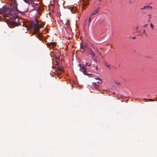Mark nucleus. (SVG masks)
Masks as SVG:
<instances>
[{"label": "nucleus", "mask_w": 157, "mask_h": 157, "mask_svg": "<svg viewBox=\"0 0 157 157\" xmlns=\"http://www.w3.org/2000/svg\"><path fill=\"white\" fill-rule=\"evenodd\" d=\"M87 52L89 54L92 58H93L96 56L95 53L91 48L88 49Z\"/></svg>", "instance_id": "nucleus-4"}, {"label": "nucleus", "mask_w": 157, "mask_h": 157, "mask_svg": "<svg viewBox=\"0 0 157 157\" xmlns=\"http://www.w3.org/2000/svg\"><path fill=\"white\" fill-rule=\"evenodd\" d=\"M104 64L106 67L108 68L109 69H111L113 67V66L112 65L108 63V62L106 61L104 62Z\"/></svg>", "instance_id": "nucleus-7"}, {"label": "nucleus", "mask_w": 157, "mask_h": 157, "mask_svg": "<svg viewBox=\"0 0 157 157\" xmlns=\"http://www.w3.org/2000/svg\"><path fill=\"white\" fill-rule=\"evenodd\" d=\"M56 65H58L59 64V59L58 58L56 57Z\"/></svg>", "instance_id": "nucleus-13"}, {"label": "nucleus", "mask_w": 157, "mask_h": 157, "mask_svg": "<svg viewBox=\"0 0 157 157\" xmlns=\"http://www.w3.org/2000/svg\"><path fill=\"white\" fill-rule=\"evenodd\" d=\"M83 50V51H81L82 52H84V51L87 52L88 49H90L88 47V45L86 44H83L81 46Z\"/></svg>", "instance_id": "nucleus-5"}, {"label": "nucleus", "mask_w": 157, "mask_h": 157, "mask_svg": "<svg viewBox=\"0 0 157 157\" xmlns=\"http://www.w3.org/2000/svg\"><path fill=\"white\" fill-rule=\"evenodd\" d=\"M151 27L152 29H153L154 28V26L151 23L150 24Z\"/></svg>", "instance_id": "nucleus-19"}, {"label": "nucleus", "mask_w": 157, "mask_h": 157, "mask_svg": "<svg viewBox=\"0 0 157 157\" xmlns=\"http://www.w3.org/2000/svg\"><path fill=\"white\" fill-rule=\"evenodd\" d=\"M135 38H136V37H134L133 38V39H135Z\"/></svg>", "instance_id": "nucleus-29"}, {"label": "nucleus", "mask_w": 157, "mask_h": 157, "mask_svg": "<svg viewBox=\"0 0 157 157\" xmlns=\"http://www.w3.org/2000/svg\"><path fill=\"white\" fill-rule=\"evenodd\" d=\"M99 0L100 2L101 0Z\"/></svg>", "instance_id": "nucleus-31"}, {"label": "nucleus", "mask_w": 157, "mask_h": 157, "mask_svg": "<svg viewBox=\"0 0 157 157\" xmlns=\"http://www.w3.org/2000/svg\"><path fill=\"white\" fill-rule=\"evenodd\" d=\"M58 70L59 71H61V72H63L64 71V70L63 69H62V68H58Z\"/></svg>", "instance_id": "nucleus-17"}, {"label": "nucleus", "mask_w": 157, "mask_h": 157, "mask_svg": "<svg viewBox=\"0 0 157 157\" xmlns=\"http://www.w3.org/2000/svg\"><path fill=\"white\" fill-rule=\"evenodd\" d=\"M29 27L31 29L34 28L35 29V31L36 32H38L40 29L43 27V26L41 25H39L38 21L36 19L34 21H31V22Z\"/></svg>", "instance_id": "nucleus-2"}, {"label": "nucleus", "mask_w": 157, "mask_h": 157, "mask_svg": "<svg viewBox=\"0 0 157 157\" xmlns=\"http://www.w3.org/2000/svg\"><path fill=\"white\" fill-rule=\"evenodd\" d=\"M83 1L84 2V4L83 5V7H82V8H84V9L85 7L86 6H87L88 5L89 3L87 0H83Z\"/></svg>", "instance_id": "nucleus-10"}, {"label": "nucleus", "mask_w": 157, "mask_h": 157, "mask_svg": "<svg viewBox=\"0 0 157 157\" xmlns=\"http://www.w3.org/2000/svg\"><path fill=\"white\" fill-rule=\"evenodd\" d=\"M91 15L90 16V18L89 19V23H88V26H89L90 25V22L91 21Z\"/></svg>", "instance_id": "nucleus-15"}, {"label": "nucleus", "mask_w": 157, "mask_h": 157, "mask_svg": "<svg viewBox=\"0 0 157 157\" xmlns=\"http://www.w3.org/2000/svg\"><path fill=\"white\" fill-rule=\"evenodd\" d=\"M92 86L93 87L96 89H97L99 87V84H97V83L96 82H93L92 83Z\"/></svg>", "instance_id": "nucleus-8"}, {"label": "nucleus", "mask_w": 157, "mask_h": 157, "mask_svg": "<svg viewBox=\"0 0 157 157\" xmlns=\"http://www.w3.org/2000/svg\"><path fill=\"white\" fill-rule=\"evenodd\" d=\"M99 10V7L97 8L96 10H94V12L91 14V16L94 15L96 14V13H98Z\"/></svg>", "instance_id": "nucleus-9"}, {"label": "nucleus", "mask_w": 157, "mask_h": 157, "mask_svg": "<svg viewBox=\"0 0 157 157\" xmlns=\"http://www.w3.org/2000/svg\"><path fill=\"white\" fill-rule=\"evenodd\" d=\"M65 25L67 26V27L69 26L70 25V21L69 20H67Z\"/></svg>", "instance_id": "nucleus-14"}, {"label": "nucleus", "mask_w": 157, "mask_h": 157, "mask_svg": "<svg viewBox=\"0 0 157 157\" xmlns=\"http://www.w3.org/2000/svg\"><path fill=\"white\" fill-rule=\"evenodd\" d=\"M88 66L90 67L91 65V64H90L88 65Z\"/></svg>", "instance_id": "nucleus-24"}, {"label": "nucleus", "mask_w": 157, "mask_h": 157, "mask_svg": "<svg viewBox=\"0 0 157 157\" xmlns=\"http://www.w3.org/2000/svg\"><path fill=\"white\" fill-rule=\"evenodd\" d=\"M148 6H145L143 8H141V10H143L144 9H147L148 8Z\"/></svg>", "instance_id": "nucleus-16"}, {"label": "nucleus", "mask_w": 157, "mask_h": 157, "mask_svg": "<svg viewBox=\"0 0 157 157\" xmlns=\"http://www.w3.org/2000/svg\"><path fill=\"white\" fill-rule=\"evenodd\" d=\"M145 29H144V31H143V33H145Z\"/></svg>", "instance_id": "nucleus-26"}, {"label": "nucleus", "mask_w": 157, "mask_h": 157, "mask_svg": "<svg viewBox=\"0 0 157 157\" xmlns=\"http://www.w3.org/2000/svg\"><path fill=\"white\" fill-rule=\"evenodd\" d=\"M48 46L49 47H52L53 48L55 46V43L54 42H52L49 44Z\"/></svg>", "instance_id": "nucleus-11"}, {"label": "nucleus", "mask_w": 157, "mask_h": 157, "mask_svg": "<svg viewBox=\"0 0 157 157\" xmlns=\"http://www.w3.org/2000/svg\"><path fill=\"white\" fill-rule=\"evenodd\" d=\"M25 2L27 3H28L29 4H30L31 3V5L34 7L35 6L37 5V4H36V5H35L34 3V2H31V0H23Z\"/></svg>", "instance_id": "nucleus-6"}, {"label": "nucleus", "mask_w": 157, "mask_h": 157, "mask_svg": "<svg viewBox=\"0 0 157 157\" xmlns=\"http://www.w3.org/2000/svg\"><path fill=\"white\" fill-rule=\"evenodd\" d=\"M95 52L97 53H98L99 56H102V54L101 52H100L97 48H95Z\"/></svg>", "instance_id": "nucleus-12"}, {"label": "nucleus", "mask_w": 157, "mask_h": 157, "mask_svg": "<svg viewBox=\"0 0 157 157\" xmlns=\"http://www.w3.org/2000/svg\"><path fill=\"white\" fill-rule=\"evenodd\" d=\"M101 81L100 82H97L96 83H97V84H99H99L101 83Z\"/></svg>", "instance_id": "nucleus-21"}, {"label": "nucleus", "mask_w": 157, "mask_h": 157, "mask_svg": "<svg viewBox=\"0 0 157 157\" xmlns=\"http://www.w3.org/2000/svg\"><path fill=\"white\" fill-rule=\"evenodd\" d=\"M147 25H144V27H146V26H147Z\"/></svg>", "instance_id": "nucleus-28"}, {"label": "nucleus", "mask_w": 157, "mask_h": 157, "mask_svg": "<svg viewBox=\"0 0 157 157\" xmlns=\"http://www.w3.org/2000/svg\"><path fill=\"white\" fill-rule=\"evenodd\" d=\"M116 84H118V85H119V84H120V83H119V82H118V83H117V82H116Z\"/></svg>", "instance_id": "nucleus-27"}, {"label": "nucleus", "mask_w": 157, "mask_h": 157, "mask_svg": "<svg viewBox=\"0 0 157 157\" xmlns=\"http://www.w3.org/2000/svg\"><path fill=\"white\" fill-rule=\"evenodd\" d=\"M149 101H154L155 100H154L152 99H149L148 100Z\"/></svg>", "instance_id": "nucleus-20"}, {"label": "nucleus", "mask_w": 157, "mask_h": 157, "mask_svg": "<svg viewBox=\"0 0 157 157\" xmlns=\"http://www.w3.org/2000/svg\"><path fill=\"white\" fill-rule=\"evenodd\" d=\"M136 29H138V27H137L136 28Z\"/></svg>", "instance_id": "nucleus-30"}, {"label": "nucleus", "mask_w": 157, "mask_h": 157, "mask_svg": "<svg viewBox=\"0 0 157 157\" xmlns=\"http://www.w3.org/2000/svg\"><path fill=\"white\" fill-rule=\"evenodd\" d=\"M96 70H98V68H97V67H96Z\"/></svg>", "instance_id": "nucleus-25"}, {"label": "nucleus", "mask_w": 157, "mask_h": 157, "mask_svg": "<svg viewBox=\"0 0 157 157\" xmlns=\"http://www.w3.org/2000/svg\"><path fill=\"white\" fill-rule=\"evenodd\" d=\"M148 7H149V8H150V9H151L152 8V7L150 6H148Z\"/></svg>", "instance_id": "nucleus-23"}, {"label": "nucleus", "mask_w": 157, "mask_h": 157, "mask_svg": "<svg viewBox=\"0 0 157 157\" xmlns=\"http://www.w3.org/2000/svg\"><path fill=\"white\" fill-rule=\"evenodd\" d=\"M88 63L87 62H85V64H83L82 66L81 67V64H79V67L81 68V71L83 72V74L85 75H90L89 76V77H92V76H94V75L92 74H88L86 73V67L88 66Z\"/></svg>", "instance_id": "nucleus-3"}, {"label": "nucleus", "mask_w": 157, "mask_h": 157, "mask_svg": "<svg viewBox=\"0 0 157 157\" xmlns=\"http://www.w3.org/2000/svg\"><path fill=\"white\" fill-rule=\"evenodd\" d=\"M92 58L94 60V61H97L96 56L95 57H94L93 58Z\"/></svg>", "instance_id": "nucleus-18"}, {"label": "nucleus", "mask_w": 157, "mask_h": 157, "mask_svg": "<svg viewBox=\"0 0 157 157\" xmlns=\"http://www.w3.org/2000/svg\"><path fill=\"white\" fill-rule=\"evenodd\" d=\"M96 79H98V80H100V81H101V80L100 78H98Z\"/></svg>", "instance_id": "nucleus-22"}, {"label": "nucleus", "mask_w": 157, "mask_h": 157, "mask_svg": "<svg viewBox=\"0 0 157 157\" xmlns=\"http://www.w3.org/2000/svg\"><path fill=\"white\" fill-rule=\"evenodd\" d=\"M18 11L16 7L7 8L3 11L0 10V21H4L10 23L13 27L21 25L17 16Z\"/></svg>", "instance_id": "nucleus-1"}]
</instances>
